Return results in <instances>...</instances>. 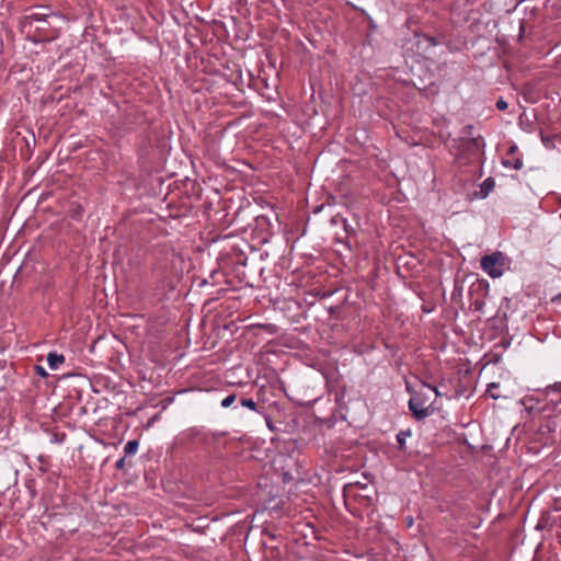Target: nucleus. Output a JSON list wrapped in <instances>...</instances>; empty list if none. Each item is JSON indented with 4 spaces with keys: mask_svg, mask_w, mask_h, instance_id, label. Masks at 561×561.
Listing matches in <instances>:
<instances>
[{
    "mask_svg": "<svg viewBox=\"0 0 561 561\" xmlns=\"http://www.w3.org/2000/svg\"><path fill=\"white\" fill-rule=\"evenodd\" d=\"M408 404L416 420H423L428 415V408L425 407L424 401L419 396L412 397Z\"/></svg>",
    "mask_w": 561,
    "mask_h": 561,
    "instance_id": "obj_5",
    "label": "nucleus"
},
{
    "mask_svg": "<svg viewBox=\"0 0 561 561\" xmlns=\"http://www.w3.org/2000/svg\"><path fill=\"white\" fill-rule=\"evenodd\" d=\"M491 391V383L486 385L485 394H488Z\"/></svg>",
    "mask_w": 561,
    "mask_h": 561,
    "instance_id": "obj_24",
    "label": "nucleus"
},
{
    "mask_svg": "<svg viewBox=\"0 0 561 561\" xmlns=\"http://www.w3.org/2000/svg\"><path fill=\"white\" fill-rule=\"evenodd\" d=\"M81 211H82V209H81V208H78V209L73 213L72 218H75V219H79V216H80Z\"/></svg>",
    "mask_w": 561,
    "mask_h": 561,
    "instance_id": "obj_23",
    "label": "nucleus"
},
{
    "mask_svg": "<svg viewBox=\"0 0 561 561\" xmlns=\"http://www.w3.org/2000/svg\"><path fill=\"white\" fill-rule=\"evenodd\" d=\"M257 220H264V221H265V220H266V218H265V217H262V218H257Z\"/></svg>",
    "mask_w": 561,
    "mask_h": 561,
    "instance_id": "obj_26",
    "label": "nucleus"
},
{
    "mask_svg": "<svg viewBox=\"0 0 561 561\" xmlns=\"http://www.w3.org/2000/svg\"><path fill=\"white\" fill-rule=\"evenodd\" d=\"M263 415H264V420L266 422V426L268 427V430L272 432H277L279 428L273 423L271 416L268 414H263Z\"/></svg>",
    "mask_w": 561,
    "mask_h": 561,
    "instance_id": "obj_16",
    "label": "nucleus"
},
{
    "mask_svg": "<svg viewBox=\"0 0 561 561\" xmlns=\"http://www.w3.org/2000/svg\"><path fill=\"white\" fill-rule=\"evenodd\" d=\"M237 396L234 393L227 396L221 400V407L222 408H229L232 405V403L236 401Z\"/></svg>",
    "mask_w": 561,
    "mask_h": 561,
    "instance_id": "obj_15",
    "label": "nucleus"
},
{
    "mask_svg": "<svg viewBox=\"0 0 561 561\" xmlns=\"http://www.w3.org/2000/svg\"><path fill=\"white\" fill-rule=\"evenodd\" d=\"M139 447V442L137 439H133L127 442V444L124 447L125 456H133L137 453Z\"/></svg>",
    "mask_w": 561,
    "mask_h": 561,
    "instance_id": "obj_11",
    "label": "nucleus"
},
{
    "mask_svg": "<svg viewBox=\"0 0 561 561\" xmlns=\"http://www.w3.org/2000/svg\"><path fill=\"white\" fill-rule=\"evenodd\" d=\"M152 276L159 289H173L175 284V255L165 253L158 257L152 266Z\"/></svg>",
    "mask_w": 561,
    "mask_h": 561,
    "instance_id": "obj_2",
    "label": "nucleus"
},
{
    "mask_svg": "<svg viewBox=\"0 0 561 561\" xmlns=\"http://www.w3.org/2000/svg\"><path fill=\"white\" fill-rule=\"evenodd\" d=\"M517 147L515 145L510 146L506 157L502 159V164L505 168L520 170L523 168V160L520 157L515 156Z\"/></svg>",
    "mask_w": 561,
    "mask_h": 561,
    "instance_id": "obj_6",
    "label": "nucleus"
},
{
    "mask_svg": "<svg viewBox=\"0 0 561 561\" xmlns=\"http://www.w3.org/2000/svg\"><path fill=\"white\" fill-rule=\"evenodd\" d=\"M560 218H561V213H560Z\"/></svg>",
    "mask_w": 561,
    "mask_h": 561,
    "instance_id": "obj_27",
    "label": "nucleus"
},
{
    "mask_svg": "<svg viewBox=\"0 0 561 561\" xmlns=\"http://www.w3.org/2000/svg\"><path fill=\"white\" fill-rule=\"evenodd\" d=\"M239 403L241 407L248 408L252 411H255L260 414H264V407L259 405L253 399L251 398H241L239 400Z\"/></svg>",
    "mask_w": 561,
    "mask_h": 561,
    "instance_id": "obj_10",
    "label": "nucleus"
},
{
    "mask_svg": "<svg viewBox=\"0 0 561 561\" xmlns=\"http://www.w3.org/2000/svg\"><path fill=\"white\" fill-rule=\"evenodd\" d=\"M331 224L335 225V226L336 225H342L343 226V229L345 231V238H346V241L344 243L351 249L352 245H351V240L350 239L355 236L356 229L347 222L345 217H343V216H341L339 214L332 216Z\"/></svg>",
    "mask_w": 561,
    "mask_h": 561,
    "instance_id": "obj_7",
    "label": "nucleus"
},
{
    "mask_svg": "<svg viewBox=\"0 0 561 561\" xmlns=\"http://www.w3.org/2000/svg\"><path fill=\"white\" fill-rule=\"evenodd\" d=\"M220 257L227 264L234 266H245L248 261L247 254L237 245H232L229 250L221 252Z\"/></svg>",
    "mask_w": 561,
    "mask_h": 561,
    "instance_id": "obj_4",
    "label": "nucleus"
},
{
    "mask_svg": "<svg viewBox=\"0 0 561 561\" xmlns=\"http://www.w3.org/2000/svg\"><path fill=\"white\" fill-rule=\"evenodd\" d=\"M488 283L478 282L473 284L470 289L471 307L476 311H482L485 307V296L488 295Z\"/></svg>",
    "mask_w": 561,
    "mask_h": 561,
    "instance_id": "obj_3",
    "label": "nucleus"
},
{
    "mask_svg": "<svg viewBox=\"0 0 561 561\" xmlns=\"http://www.w3.org/2000/svg\"><path fill=\"white\" fill-rule=\"evenodd\" d=\"M491 192V176L486 178L480 187V197L485 198Z\"/></svg>",
    "mask_w": 561,
    "mask_h": 561,
    "instance_id": "obj_13",
    "label": "nucleus"
},
{
    "mask_svg": "<svg viewBox=\"0 0 561 561\" xmlns=\"http://www.w3.org/2000/svg\"><path fill=\"white\" fill-rule=\"evenodd\" d=\"M37 374L45 377L47 376L45 369L42 366H36Z\"/></svg>",
    "mask_w": 561,
    "mask_h": 561,
    "instance_id": "obj_21",
    "label": "nucleus"
},
{
    "mask_svg": "<svg viewBox=\"0 0 561 561\" xmlns=\"http://www.w3.org/2000/svg\"><path fill=\"white\" fill-rule=\"evenodd\" d=\"M508 265V260L501 252H493V278L500 277Z\"/></svg>",
    "mask_w": 561,
    "mask_h": 561,
    "instance_id": "obj_8",
    "label": "nucleus"
},
{
    "mask_svg": "<svg viewBox=\"0 0 561 561\" xmlns=\"http://www.w3.org/2000/svg\"><path fill=\"white\" fill-rule=\"evenodd\" d=\"M423 41L425 42L426 46H428V47H434L437 45V41L433 36L425 35V36H423Z\"/></svg>",
    "mask_w": 561,
    "mask_h": 561,
    "instance_id": "obj_18",
    "label": "nucleus"
},
{
    "mask_svg": "<svg viewBox=\"0 0 561 561\" xmlns=\"http://www.w3.org/2000/svg\"><path fill=\"white\" fill-rule=\"evenodd\" d=\"M411 436V431L410 430H407V431H400L398 434H397V443H398V446H399V449L400 450H403L404 447H405V439Z\"/></svg>",
    "mask_w": 561,
    "mask_h": 561,
    "instance_id": "obj_12",
    "label": "nucleus"
},
{
    "mask_svg": "<svg viewBox=\"0 0 561 561\" xmlns=\"http://www.w3.org/2000/svg\"><path fill=\"white\" fill-rule=\"evenodd\" d=\"M47 14L34 12L28 15V19L32 21H44L46 19Z\"/></svg>",
    "mask_w": 561,
    "mask_h": 561,
    "instance_id": "obj_17",
    "label": "nucleus"
},
{
    "mask_svg": "<svg viewBox=\"0 0 561 561\" xmlns=\"http://www.w3.org/2000/svg\"><path fill=\"white\" fill-rule=\"evenodd\" d=\"M508 104L506 101H504L502 98H500L497 101H496V107L500 110V111H505L507 108Z\"/></svg>",
    "mask_w": 561,
    "mask_h": 561,
    "instance_id": "obj_20",
    "label": "nucleus"
},
{
    "mask_svg": "<svg viewBox=\"0 0 561 561\" xmlns=\"http://www.w3.org/2000/svg\"><path fill=\"white\" fill-rule=\"evenodd\" d=\"M472 125H467L461 130V136L446 138V146L449 152L461 163H471L479 161L482 154V148L485 146L483 139L473 137Z\"/></svg>",
    "mask_w": 561,
    "mask_h": 561,
    "instance_id": "obj_1",
    "label": "nucleus"
},
{
    "mask_svg": "<svg viewBox=\"0 0 561 561\" xmlns=\"http://www.w3.org/2000/svg\"><path fill=\"white\" fill-rule=\"evenodd\" d=\"M499 396H500V394H494V393H493L492 399L494 400V399H496Z\"/></svg>",
    "mask_w": 561,
    "mask_h": 561,
    "instance_id": "obj_25",
    "label": "nucleus"
},
{
    "mask_svg": "<svg viewBox=\"0 0 561 561\" xmlns=\"http://www.w3.org/2000/svg\"><path fill=\"white\" fill-rule=\"evenodd\" d=\"M481 266L483 271L491 276V254H485L482 256Z\"/></svg>",
    "mask_w": 561,
    "mask_h": 561,
    "instance_id": "obj_14",
    "label": "nucleus"
},
{
    "mask_svg": "<svg viewBox=\"0 0 561 561\" xmlns=\"http://www.w3.org/2000/svg\"><path fill=\"white\" fill-rule=\"evenodd\" d=\"M65 362V356L56 352H50L47 355V363L51 369H58V367Z\"/></svg>",
    "mask_w": 561,
    "mask_h": 561,
    "instance_id": "obj_9",
    "label": "nucleus"
},
{
    "mask_svg": "<svg viewBox=\"0 0 561 561\" xmlns=\"http://www.w3.org/2000/svg\"><path fill=\"white\" fill-rule=\"evenodd\" d=\"M126 467V456L119 458L115 463V469L118 471L124 470Z\"/></svg>",
    "mask_w": 561,
    "mask_h": 561,
    "instance_id": "obj_19",
    "label": "nucleus"
},
{
    "mask_svg": "<svg viewBox=\"0 0 561 561\" xmlns=\"http://www.w3.org/2000/svg\"><path fill=\"white\" fill-rule=\"evenodd\" d=\"M323 208H324V204H321V205H319V206L314 207L313 213H314V214H318V213H320Z\"/></svg>",
    "mask_w": 561,
    "mask_h": 561,
    "instance_id": "obj_22",
    "label": "nucleus"
}]
</instances>
